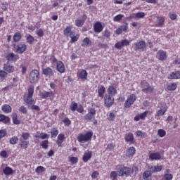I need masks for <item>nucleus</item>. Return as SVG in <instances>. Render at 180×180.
<instances>
[{
    "mask_svg": "<svg viewBox=\"0 0 180 180\" xmlns=\"http://www.w3.org/2000/svg\"><path fill=\"white\" fill-rule=\"evenodd\" d=\"M68 160L69 162H71V164H77L78 162V158H75L74 156L69 157Z\"/></svg>",
    "mask_w": 180,
    "mask_h": 180,
    "instance_id": "nucleus-60",
    "label": "nucleus"
},
{
    "mask_svg": "<svg viewBox=\"0 0 180 180\" xmlns=\"http://www.w3.org/2000/svg\"><path fill=\"white\" fill-rule=\"evenodd\" d=\"M107 95H110L111 96H115L117 94V90L113 86H110L107 89Z\"/></svg>",
    "mask_w": 180,
    "mask_h": 180,
    "instance_id": "nucleus-32",
    "label": "nucleus"
},
{
    "mask_svg": "<svg viewBox=\"0 0 180 180\" xmlns=\"http://www.w3.org/2000/svg\"><path fill=\"white\" fill-rule=\"evenodd\" d=\"M3 70H4L7 74H12V72H15V66L7 63L4 65Z\"/></svg>",
    "mask_w": 180,
    "mask_h": 180,
    "instance_id": "nucleus-19",
    "label": "nucleus"
},
{
    "mask_svg": "<svg viewBox=\"0 0 180 180\" xmlns=\"http://www.w3.org/2000/svg\"><path fill=\"white\" fill-rule=\"evenodd\" d=\"M77 77L80 79H88V72L85 70H82L77 73Z\"/></svg>",
    "mask_w": 180,
    "mask_h": 180,
    "instance_id": "nucleus-29",
    "label": "nucleus"
},
{
    "mask_svg": "<svg viewBox=\"0 0 180 180\" xmlns=\"http://www.w3.org/2000/svg\"><path fill=\"white\" fill-rule=\"evenodd\" d=\"M105 92H106V89L105 88V86L101 85L98 86V94L99 98H103L105 96Z\"/></svg>",
    "mask_w": 180,
    "mask_h": 180,
    "instance_id": "nucleus-30",
    "label": "nucleus"
},
{
    "mask_svg": "<svg viewBox=\"0 0 180 180\" xmlns=\"http://www.w3.org/2000/svg\"><path fill=\"white\" fill-rule=\"evenodd\" d=\"M93 27L95 33H101L103 31V25H102V22H101V21L96 22L94 24Z\"/></svg>",
    "mask_w": 180,
    "mask_h": 180,
    "instance_id": "nucleus-14",
    "label": "nucleus"
},
{
    "mask_svg": "<svg viewBox=\"0 0 180 180\" xmlns=\"http://www.w3.org/2000/svg\"><path fill=\"white\" fill-rule=\"evenodd\" d=\"M141 88L143 94H154V86L150 85V83L146 80L141 81Z\"/></svg>",
    "mask_w": 180,
    "mask_h": 180,
    "instance_id": "nucleus-5",
    "label": "nucleus"
},
{
    "mask_svg": "<svg viewBox=\"0 0 180 180\" xmlns=\"http://www.w3.org/2000/svg\"><path fill=\"white\" fill-rule=\"evenodd\" d=\"M110 178L111 180H117V172L115 171L111 172Z\"/></svg>",
    "mask_w": 180,
    "mask_h": 180,
    "instance_id": "nucleus-59",
    "label": "nucleus"
},
{
    "mask_svg": "<svg viewBox=\"0 0 180 180\" xmlns=\"http://www.w3.org/2000/svg\"><path fill=\"white\" fill-rule=\"evenodd\" d=\"M148 169L152 172V174H154L155 172H161V171H162V166H152L150 167H148Z\"/></svg>",
    "mask_w": 180,
    "mask_h": 180,
    "instance_id": "nucleus-33",
    "label": "nucleus"
},
{
    "mask_svg": "<svg viewBox=\"0 0 180 180\" xmlns=\"http://www.w3.org/2000/svg\"><path fill=\"white\" fill-rule=\"evenodd\" d=\"M168 109L166 107L159 110L157 111L156 114L155 115V117H160V116H164L165 115V112H167Z\"/></svg>",
    "mask_w": 180,
    "mask_h": 180,
    "instance_id": "nucleus-38",
    "label": "nucleus"
},
{
    "mask_svg": "<svg viewBox=\"0 0 180 180\" xmlns=\"http://www.w3.org/2000/svg\"><path fill=\"white\" fill-rule=\"evenodd\" d=\"M14 51L17 54H23L27 50V45L25 42H20L13 45Z\"/></svg>",
    "mask_w": 180,
    "mask_h": 180,
    "instance_id": "nucleus-6",
    "label": "nucleus"
},
{
    "mask_svg": "<svg viewBox=\"0 0 180 180\" xmlns=\"http://www.w3.org/2000/svg\"><path fill=\"white\" fill-rule=\"evenodd\" d=\"M29 79L30 84H37L40 81V72L39 70L34 69L30 72Z\"/></svg>",
    "mask_w": 180,
    "mask_h": 180,
    "instance_id": "nucleus-4",
    "label": "nucleus"
},
{
    "mask_svg": "<svg viewBox=\"0 0 180 180\" xmlns=\"http://www.w3.org/2000/svg\"><path fill=\"white\" fill-rule=\"evenodd\" d=\"M20 143H19V146L20 148H23L24 150H26L27 147H29L30 142L29 141H23L22 139H20Z\"/></svg>",
    "mask_w": 180,
    "mask_h": 180,
    "instance_id": "nucleus-37",
    "label": "nucleus"
},
{
    "mask_svg": "<svg viewBox=\"0 0 180 180\" xmlns=\"http://www.w3.org/2000/svg\"><path fill=\"white\" fill-rule=\"evenodd\" d=\"M62 122L64 124V126H65L66 127H68L71 125V120L68 117H65V119H63Z\"/></svg>",
    "mask_w": 180,
    "mask_h": 180,
    "instance_id": "nucleus-47",
    "label": "nucleus"
},
{
    "mask_svg": "<svg viewBox=\"0 0 180 180\" xmlns=\"http://www.w3.org/2000/svg\"><path fill=\"white\" fill-rule=\"evenodd\" d=\"M38 37H43L44 36V32L41 29H39L36 32Z\"/></svg>",
    "mask_w": 180,
    "mask_h": 180,
    "instance_id": "nucleus-64",
    "label": "nucleus"
},
{
    "mask_svg": "<svg viewBox=\"0 0 180 180\" xmlns=\"http://www.w3.org/2000/svg\"><path fill=\"white\" fill-rule=\"evenodd\" d=\"M148 113H150V111L146 110L141 114H138L134 117V120L135 122H139V120H146V117H147V115H148Z\"/></svg>",
    "mask_w": 180,
    "mask_h": 180,
    "instance_id": "nucleus-16",
    "label": "nucleus"
},
{
    "mask_svg": "<svg viewBox=\"0 0 180 180\" xmlns=\"http://www.w3.org/2000/svg\"><path fill=\"white\" fill-rule=\"evenodd\" d=\"M115 103V97L109 95L105 94L104 96V105L105 108H110Z\"/></svg>",
    "mask_w": 180,
    "mask_h": 180,
    "instance_id": "nucleus-8",
    "label": "nucleus"
},
{
    "mask_svg": "<svg viewBox=\"0 0 180 180\" xmlns=\"http://www.w3.org/2000/svg\"><path fill=\"white\" fill-rule=\"evenodd\" d=\"M167 134V131L162 129H160L158 130V135L159 137H165V135Z\"/></svg>",
    "mask_w": 180,
    "mask_h": 180,
    "instance_id": "nucleus-58",
    "label": "nucleus"
},
{
    "mask_svg": "<svg viewBox=\"0 0 180 180\" xmlns=\"http://www.w3.org/2000/svg\"><path fill=\"white\" fill-rule=\"evenodd\" d=\"M124 140L126 143H129V144H134V143H136V141L134 140V135L131 132L125 134Z\"/></svg>",
    "mask_w": 180,
    "mask_h": 180,
    "instance_id": "nucleus-15",
    "label": "nucleus"
},
{
    "mask_svg": "<svg viewBox=\"0 0 180 180\" xmlns=\"http://www.w3.org/2000/svg\"><path fill=\"white\" fill-rule=\"evenodd\" d=\"M92 136H94V132L92 131H88L86 134H79L77 140L79 143H88V141L92 140Z\"/></svg>",
    "mask_w": 180,
    "mask_h": 180,
    "instance_id": "nucleus-3",
    "label": "nucleus"
},
{
    "mask_svg": "<svg viewBox=\"0 0 180 180\" xmlns=\"http://www.w3.org/2000/svg\"><path fill=\"white\" fill-rule=\"evenodd\" d=\"M3 172L5 175H12V174H13V169L10 167H6L3 170Z\"/></svg>",
    "mask_w": 180,
    "mask_h": 180,
    "instance_id": "nucleus-43",
    "label": "nucleus"
},
{
    "mask_svg": "<svg viewBox=\"0 0 180 180\" xmlns=\"http://www.w3.org/2000/svg\"><path fill=\"white\" fill-rule=\"evenodd\" d=\"M137 98L136 97L135 94H130L127 96V100L124 104V106L126 109H129V108L131 107L135 102Z\"/></svg>",
    "mask_w": 180,
    "mask_h": 180,
    "instance_id": "nucleus-7",
    "label": "nucleus"
},
{
    "mask_svg": "<svg viewBox=\"0 0 180 180\" xmlns=\"http://www.w3.org/2000/svg\"><path fill=\"white\" fill-rule=\"evenodd\" d=\"M42 73L44 75H46V77H49V78L54 77V70H53L50 67L42 69Z\"/></svg>",
    "mask_w": 180,
    "mask_h": 180,
    "instance_id": "nucleus-17",
    "label": "nucleus"
},
{
    "mask_svg": "<svg viewBox=\"0 0 180 180\" xmlns=\"http://www.w3.org/2000/svg\"><path fill=\"white\" fill-rule=\"evenodd\" d=\"M123 18H124V15L118 14L113 18V20L114 22H120V20H122Z\"/></svg>",
    "mask_w": 180,
    "mask_h": 180,
    "instance_id": "nucleus-53",
    "label": "nucleus"
},
{
    "mask_svg": "<svg viewBox=\"0 0 180 180\" xmlns=\"http://www.w3.org/2000/svg\"><path fill=\"white\" fill-rule=\"evenodd\" d=\"M84 23L85 22L81 19H77L75 20V25L77 27H82V26H84Z\"/></svg>",
    "mask_w": 180,
    "mask_h": 180,
    "instance_id": "nucleus-57",
    "label": "nucleus"
},
{
    "mask_svg": "<svg viewBox=\"0 0 180 180\" xmlns=\"http://www.w3.org/2000/svg\"><path fill=\"white\" fill-rule=\"evenodd\" d=\"M91 158H92V151L91 150H86L82 157V160L84 162H88V161H89V160H91Z\"/></svg>",
    "mask_w": 180,
    "mask_h": 180,
    "instance_id": "nucleus-25",
    "label": "nucleus"
},
{
    "mask_svg": "<svg viewBox=\"0 0 180 180\" xmlns=\"http://www.w3.org/2000/svg\"><path fill=\"white\" fill-rule=\"evenodd\" d=\"M156 58H158V60H160V61H165L167 58H168L167 51L163 50H159L156 53Z\"/></svg>",
    "mask_w": 180,
    "mask_h": 180,
    "instance_id": "nucleus-11",
    "label": "nucleus"
},
{
    "mask_svg": "<svg viewBox=\"0 0 180 180\" xmlns=\"http://www.w3.org/2000/svg\"><path fill=\"white\" fill-rule=\"evenodd\" d=\"M161 158V153H151L149 155V159L150 161L158 160Z\"/></svg>",
    "mask_w": 180,
    "mask_h": 180,
    "instance_id": "nucleus-27",
    "label": "nucleus"
},
{
    "mask_svg": "<svg viewBox=\"0 0 180 180\" xmlns=\"http://www.w3.org/2000/svg\"><path fill=\"white\" fill-rule=\"evenodd\" d=\"M92 46V41L89 37H86L82 40V47H89Z\"/></svg>",
    "mask_w": 180,
    "mask_h": 180,
    "instance_id": "nucleus-34",
    "label": "nucleus"
},
{
    "mask_svg": "<svg viewBox=\"0 0 180 180\" xmlns=\"http://www.w3.org/2000/svg\"><path fill=\"white\" fill-rule=\"evenodd\" d=\"M49 134H47L46 133H43L41 132L40 134V135L39 134H35L34 135V138L35 139H41L42 140H46V139H49Z\"/></svg>",
    "mask_w": 180,
    "mask_h": 180,
    "instance_id": "nucleus-42",
    "label": "nucleus"
},
{
    "mask_svg": "<svg viewBox=\"0 0 180 180\" xmlns=\"http://www.w3.org/2000/svg\"><path fill=\"white\" fill-rule=\"evenodd\" d=\"M174 179V175L172 174H165L162 176V180H172Z\"/></svg>",
    "mask_w": 180,
    "mask_h": 180,
    "instance_id": "nucleus-48",
    "label": "nucleus"
},
{
    "mask_svg": "<svg viewBox=\"0 0 180 180\" xmlns=\"http://www.w3.org/2000/svg\"><path fill=\"white\" fill-rule=\"evenodd\" d=\"M146 50V41H139V42L134 43V51H145Z\"/></svg>",
    "mask_w": 180,
    "mask_h": 180,
    "instance_id": "nucleus-9",
    "label": "nucleus"
},
{
    "mask_svg": "<svg viewBox=\"0 0 180 180\" xmlns=\"http://www.w3.org/2000/svg\"><path fill=\"white\" fill-rule=\"evenodd\" d=\"M77 108H78V103L72 101L71 105H70V110H72V112H75Z\"/></svg>",
    "mask_w": 180,
    "mask_h": 180,
    "instance_id": "nucleus-54",
    "label": "nucleus"
},
{
    "mask_svg": "<svg viewBox=\"0 0 180 180\" xmlns=\"http://www.w3.org/2000/svg\"><path fill=\"white\" fill-rule=\"evenodd\" d=\"M0 122L4 124H8V123H11V118L4 114H0Z\"/></svg>",
    "mask_w": 180,
    "mask_h": 180,
    "instance_id": "nucleus-31",
    "label": "nucleus"
},
{
    "mask_svg": "<svg viewBox=\"0 0 180 180\" xmlns=\"http://www.w3.org/2000/svg\"><path fill=\"white\" fill-rule=\"evenodd\" d=\"M119 176H130L133 172H139V168L136 167L131 169L129 167H125L122 165H117L115 168Z\"/></svg>",
    "mask_w": 180,
    "mask_h": 180,
    "instance_id": "nucleus-2",
    "label": "nucleus"
},
{
    "mask_svg": "<svg viewBox=\"0 0 180 180\" xmlns=\"http://www.w3.org/2000/svg\"><path fill=\"white\" fill-rule=\"evenodd\" d=\"M130 41H129V39H122L121 41H118L115 44V49H117V50H122V47H124V46H129Z\"/></svg>",
    "mask_w": 180,
    "mask_h": 180,
    "instance_id": "nucleus-12",
    "label": "nucleus"
},
{
    "mask_svg": "<svg viewBox=\"0 0 180 180\" xmlns=\"http://www.w3.org/2000/svg\"><path fill=\"white\" fill-rule=\"evenodd\" d=\"M40 146L44 150H47V148H49V140L42 141L41 143H40Z\"/></svg>",
    "mask_w": 180,
    "mask_h": 180,
    "instance_id": "nucleus-52",
    "label": "nucleus"
},
{
    "mask_svg": "<svg viewBox=\"0 0 180 180\" xmlns=\"http://www.w3.org/2000/svg\"><path fill=\"white\" fill-rule=\"evenodd\" d=\"M178 88V85L176 83H170L167 85V91H175Z\"/></svg>",
    "mask_w": 180,
    "mask_h": 180,
    "instance_id": "nucleus-41",
    "label": "nucleus"
},
{
    "mask_svg": "<svg viewBox=\"0 0 180 180\" xmlns=\"http://www.w3.org/2000/svg\"><path fill=\"white\" fill-rule=\"evenodd\" d=\"M69 37L71 39L70 43H75V41H78V39H79V34H75V32H72L70 33Z\"/></svg>",
    "mask_w": 180,
    "mask_h": 180,
    "instance_id": "nucleus-28",
    "label": "nucleus"
},
{
    "mask_svg": "<svg viewBox=\"0 0 180 180\" xmlns=\"http://www.w3.org/2000/svg\"><path fill=\"white\" fill-rule=\"evenodd\" d=\"M136 154V148L134 146L129 147L126 152V157L128 158H131Z\"/></svg>",
    "mask_w": 180,
    "mask_h": 180,
    "instance_id": "nucleus-24",
    "label": "nucleus"
},
{
    "mask_svg": "<svg viewBox=\"0 0 180 180\" xmlns=\"http://www.w3.org/2000/svg\"><path fill=\"white\" fill-rule=\"evenodd\" d=\"M115 146H116V145H115V143H108V146H107L106 149H107L108 151H112V150H113V148H115Z\"/></svg>",
    "mask_w": 180,
    "mask_h": 180,
    "instance_id": "nucleus-62",
    "label": "nucleus"
},
{
    "mask_svg": "<svg viewBox=\"0 0 180 180\" xmlns=\"http://www.w3.org/2000/svg\"><path fill=\"white\" fill-rule=\"evenodd\" d=\"M64 140H65V135L64 134H59L56 141L57 146H58V147H63Z\"/></svg>",
    "mask_w": 180,
    "mask_h": 180,
    "instance_id": "nucleus-21",
    "label": "nucleus"
},
{
    "mask_svg": "<svg viewBox=\"0 0 180 180\" xmlns=\"http://www.w3.org/2000/svg\"><path fill=\"white\" fill-rule=\"evenodd\" d=\"M25 39H26V42L28 44H33L34 43V37H33V36H32L30 34H27L25 36Z\"/></svg>",
    "mask_w": 180,
    "mask_h": 180,
    "instance_id": "nucleus-39",
    "label": "nucleus"
},
{
    "mask_svg": "<svg viewBox=\"0 0 180 180\" xmlns=\"http://www.w3.org/2000/svg\"><path fill=\"white\" fill-rule=\"evenodd\" d=\"M6 58L10 62L16 63V61L19 60V55L15 54L13 53H10L6 56Z\"/></svg>",
    "mask_w": 180,
    "mask_h": 180,
    "instance_id": "nucleus-18",
    "label": "nucleus"
},
{
    "mask_svg": "<svg viewBox=\"0 0 180 180\" xmlns=\"http://www.w3.org/2000/svg\"><path fill=\"white\" fill-rule=\"evenodd\" d=\"M8 77V73L5 70H0V78L2 81L6 79Z\"/></svg>",
    "mask_w": 180,
    "mask_h": 180,
    "instance_id": "nucleus-49",
    "label": "nucleus"
},
{
    "mask_svg": "<svg viewBox=\"0 0 180 180\" xmlns=\"http://www.w3.org/2000/svg\"><path fill=\"white\" fill-rule=\"evenodd\" d=\"M156 22L155 25L156 27H164L165 25V16H156Z\"/></svg>",
    "mask_w": 180,
    "mask_h": 180,
    "instance_id": "nucleus-13",
    "label": "nucleus"
},
{
    "mask_svg": "<svg viewBox=\"0 0 180 180\" xmlns=\"http://www.w3.org/2000/svg\"><path fill=\"white\" fill-rule=\"evenodd\" d=\"M45 171L46 168L43 166H38L35 169V172H37V174H41V172H44Z\"/></svg>",
    "mask_w": 180,
    "mask_h": 180,
    "instance_id": "nucleus-55",
    "label": "nucleus"
},
{
    "mask_svg": "<svg viewBox=\"0 0 180 180\" xmlns=\"http://www.w3.org/2000/svg\"><path fill=\"white\" fill-rule=\"evenodd\" d=\"M120 28L122 29V32L126 33V32H127V29H129V23L123 22V25H121Z\"/></svg>",
    "mask_w": 180,
    "mask_h": 180,
    "instance_id": "nucleus-56",
    "label": "nucleus"
},
{
    "mask_svg": "<svg viewBox=\"0 0 180 180\" xmlns=\"http://www.w3.org/2000/svg\"><path fill=\"white\" fill-rule=\"evenodd\" d=\"M134 17L133 16H129V19H141L143 18H144V16H146V13H144L143 12H139L134 14Z\"/></svg>",
    "mask_w": 180,
    "mask_h": 180,
    "instance_id": "nucleus-40",
    "label": "nucleus"
},
{
    "mask_svg": "<svg viewBox=\"0 0 180 180\" xmlns=\"http://www.w3.org/2000/svg\"><path fill=\"white\" fill-rule=\"evenodd\" d=\"M56 70L58 71V72H60V74H64V72H65V66L62 61H58Z\"/></svg>",
    "mask_w": 180,
    "mask_h": 180,
    "instance_id": "nucleus-22",
    "label": "nucleus"
},
{
    "mask_svg": "<svg viewBox=\"0 0 180 180\" xmlns=\"http://www.w3.org/2000/svg\"><path fill=\"white\" fill-rule=\"evenodd\" d=\"M22 39V34L20 32H15L13 37V40L14 43H18V41H20Z\"/></svg>",
    "mask_w": 180,
    "mask_h": 180,
    "instance_id": "nucleus-36",
    "label": "nucleus"
},
{
    "mask_svg": "<svg viewBox=\"0 0 180 180\" xmlns=\"http://www.w3.org/2000/svg\"><path fill=\"white\" fill-rule=\"evenodd\" d=\"M167 79H180V71L177 70L171 72L167 77Z\"/></svg>",
    "mask_w": 180,
    "mask_h": 180,
    "instance_id": "nucleus-20",
    "label": "nucleus"
},
{
    "mask_svg": "<svg viewBox=\"0 0 180 180\" xmlns=\"http://www.w3.org/2000/svg\"><path fill=\"white\" fill-rule=\"evenodd\" d=\"M95 115H96V110L94 108H88V113L84 116L85 120H92L95 119Z\"/></svg>",
    "mask_w": 180,
    "mask_h": 180,
    "instance_id": "nucleus-10",
    "label": "nucleus"
},
{
    "mask_svg": "<svg viewBox=\"0 0 180 180\" xmlns=\"http://www.w3.org/2000/svg\"><path fill=\"white\" fill-rule=\"evenodd\" d=\"M1 110L4 113H11V112H12V107L8 104H4L1 106Z\"/></svg>",
    "mask_w": 180,
    "mask_h": 180,
    "instance_id": "nucleus-35",
    "label": "nucleus"
},
{
    "mask_svg": "<svg viewBox=\"0 0 180 180\" xmlns=\"http://www.w3.org/2000/svg\"><path fill=\"white\" fill-rule=\"evenodd\" d=\"M51 134L52 138L57 137L58 136V129L57 128H52L51 129Z\"/></svg>",
    "mask_w": 180,
    "mask_h": 180,
    "instance_id": "nucleus-51",
    "label": "nucleus"
},
{
    "mask_svg": "<svg viewBox=\"0 0 180 180\" xmlns=\"http://www.w3.org/2000/svg\"><path fill=\"white\" fill-rule=\"evenodd\" d=\"M10 144H12L13 146H15V144H18V141H19V139L18 136H13L9 140Z\"/></svg>",
    "mask_w": 180,
    "mask_h": 180,
    "instance_id": "nucleus-50",
    "label": "nucleus"
},
{
    "mask_svg": "<svg viewBox=\"0 0 180 180\" xmlns=\"http://www.w3.org/2000/svg\"><path fill=\"white\" fill-rule=\"evenodd\" d=\"M34 94V86H30L27 89V94H25L23 96V100L27 105H32L31 106L32 110H36L37 112H40V107L36 105V101L33 98V95Z\"/></svg>",
    "mask_w": 180,
    "mask_h": 180,
    "instance_id": "nucleus-1",
    "label": "nucleus"
},
{
    "mask_svg": "<svg viewBox=\"0 0 180 180\" xmlns=\"http://www.w3.org/2000/svg\"><path fill=\"white\" fill-rule=\"evenodd\" d=\"M151 176H153V172L150 169L144 171L142 174V178L144 180H153Z\"/></svg>",
    "mask_w": 180,
    "mask_h": 180,
    "instance_id": "nucleus-23",
    "label": "nucleus"
},
{
    "mask_svg": "<svg viewBox=\"0 0 180 180\" xmlns=\"http://www.w3.org/2000/svg\"><path fill=\"white\" fill-rule=\"evenodd\" d=\"M71 29H72V27L71 26H68L63 31V34L65 36H66V37H68V36L70 37V35L71 34V33H72V32L71 31Z\"/></svg>",
    "mask_w": 180,
    "mask_h": 180,
    "instance_id": "nucleus-44",
    "label": "nucleus"
},
{
    "mask_svg": "<svg viewBox=\"0 0 180 180\" xmlns=\"http://www.w3.org/2000/svg\"><path fill=\"white\" fill-rule=\"evenodd\" d=\"M22 141H27L30 139V134L29 132H23L21 135V138Z\"/></svg>",
    "mask_w": 180,
    "mask_h": 180,
    "instance_id": "nucleus-46",
    "label": "nucleus"
},
{
    "mask_svg": "<svg viewBox=\"0 0 180 180\" xmlns=\"http://www.w3.org/2000/svg\"><path fill=\"white\" fill-rule=\"evenodd\" d=\"M169 16L171 20H175L178 18V15H176V13H171V12L169 13Z\"/></svg>",
    "mask_w": 180,
    "mask_h": 180,
    "instance_id": "nucleus-61",
    "label": "nucleus"
},
{
    "mask_svg": "<svg viewBox=\"0 0 180 180\" xmlns=\"http://www.w3.org/2000/svg\"><path fill=\"white\" fill-rule=\"evenodd\" d=\"M12 120L14 124H20V120L18 119V114L14 113L12 115Z\"/></svg>",
    "mask_w": 180,
    "mask_h": 180,
    "instance_id": "nucleus-45",
    "label": "nucleus"
},
{
    "mask_svg": "<svg viewBox=\"0 0 180 180\" xmlns=\"http://www.w3.org/2000/svg\"><path fill=\"white\" fill-rule=\"evenodd\" d=\"M7 133H6V129H1L0 130V140L1 139H4V137H5L6 136Z\"/></svg>",
    "mask_w": 180,
    "mask_h": 180,
    "instance_id": "nucleus-63",
    "label": "nucleus"
},
{
    "mask_svg": "<svg viewBox=\"0 0 180 180\" xmlns=\"http://www.w3.org/2000/svg\"><path fill=\"white\" fill-rule=\"evenodd\" d=\"M39 97L41 99H46V98H51V96H53V91H42L39 92Z\"/></svg>",
    "mask_w": 180,
    "mask_h": 180,
    "instance_id": "nucleus-26",
    "label": "nucleus"
}]
</instances>
